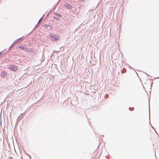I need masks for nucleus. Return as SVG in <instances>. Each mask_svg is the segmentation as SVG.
<instances>
[{
    "mask_svg": "<svg viewBox=\"0 0 159 159\" xmlns=\"http://www.w3.org/2000/svg\"><path fill=\"white\" fill-rule=\"evenodd\" d=\"M10 69L13 71H16L18 70V67L15 65H12L11 66Z\"/></svg>",
    "mask_w": 159,
    "mask_h": 159,
    "instance_id": "nucleus-2",
    "label": "nucleus"
},
{
    "mask_svg": "<svg viewBox=\"0 0 159 159\" xmlns=\"http://www.w3.org/2000/svg\"><path fill=\"white\" fill-rule=\"evenodd\" d=\"M29 51L33 53V50L31 49H30Z\"/></svg>",
    "mask_w": 159,
    "mask_h": 159,
    "instance_id": "nucleus-8",
    "label": "nucleus"
},
{
    "mask_svg": "<svg viewBox=\"0 0 159 159\" xmlns=\"http://www.w3.org/2000/svg\"><path fill=\"white\" fill-rule=\"evenodd\" d=\"M42 18H41V19L39 20V22H38V24L37 25H38V24H39V23H40L41 22H42Z\"/></svg>",
    "mask_w": 159,
    "mask_h": 159,
    "instance_id": "nucleus-6",
    "label": "nucleus"
},
{
    "mask_svg": "<svg viewBox=\"0 0 159 159\" xmlns=\"http://www.w3.org/2000/svg\"><path fill=\"white\" fill-rule=\"evenodd\" d=\"M7 73L5 71H2L1 73V76L2 77H4L7 75Z\"/></svg>",
    "mask_w": 159,
    "mask_h": 159,
    "instance_id": "nucleus-4",
    "label": "nucleus"
},
{
    "mask_svg": "<svg viewBox=\"0 0 159 159\" xmlns=\"http://www.w3.org/2000/svg\"><path fill=\"white\" fill-rule=\"evenodd\" d=\"M19 48H21L23 50H25V49L24 47H23L22 46H19Z\"/></svg>",
    "mask_w": 159,
    "mask_h": 159,
    "instance_id": "nucleus-5",
    "label": "nucleus"
},
{
    "mask_svg": "<svg viewBox=\"0 0 159 159\" xmlns=\"http://www.w3.org/2000/svg\"><path fill=\"white\" fill-rule=\"evenodd\" d=\"M45 25L46 26H50L49 25Z\"/></svg>",
    "mask_w": 159,
    "mask_h": 159,
    "instance_id": "nucleus-9",
    "label": "nucleus"
},
{
    "mask_svg": "<svg viewBox=\"0 0 159 159\" xmlns=\"http://www.w3.org/2000/svg\"><path fill=\"white\" fill-rule=\"evenodd\" d=\"M49 36L52 40L54 41L58 40L59 39V37L58 36L55 34H50L49 35Z\"/></svg>",
    "mask_w": 159,
    "mask_h": 159,
    "instance_id": "nucleus-1",
    "label": "nucleus"
},
{
    "mask_svg": "<svg viewBox=\"0 0 159 159\" xmlns=\"http://www.w3.org/2000/svg\"><path fill=\"white\" fill-rule=\"evenodd\" d=\"M54 18L56 20H58V18H57L55 16L54 17Z\"/></svg>",
    "mask_w": 159,
    "mask_h": 159,
    "instance_id": "nucleus-7",
    "label": "nucleus"
},
{
    "mask_svg": "<svg viewBox=\"0 0 159 159\" xmlns=\"http://www.w3.org/2000/svg\"><path fill=\"white\" fill-rule=\"evenodd\" d=\"M64 6L69 9H71L72 8L71 5L69 4H66Z\"/></svg>",
    "mask_w": 159,
    "mask_h": 159,
    "instance_id": "nucleus-3",
    "label": "nucleus"
}]
</instances>
